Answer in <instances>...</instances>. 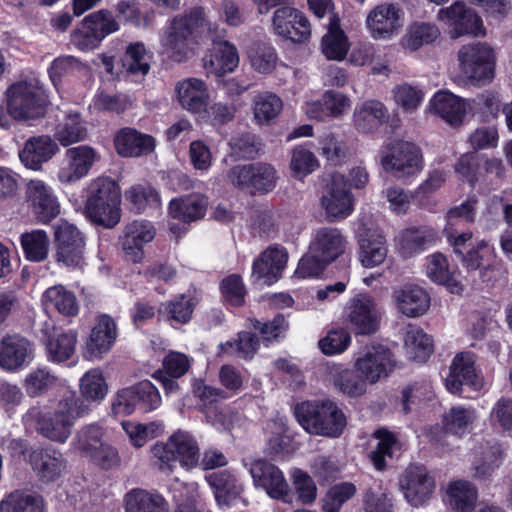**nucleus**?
Segmentation results:
<instances>
[{
	"label": "nucleus",
	"mask_w": 512,
	"mask_h": 512,
	"mask_svg": "<svg viewBox=\"0 0 512 512\" xmlns=\"http://www.w3.org/2000/svg\"><path fill=\"white\" fill-rule=\"evenodd\" d=\"M204 33L213 42V49L203 59L207 74L222 77L233 72L239 64L235 45L224 40L225 30L210 23L203 8L194 7L173 17L161 35L164 53L175 62H184L195 55L194 44Z\"/></svg>",
	"instance_id": "f257e3e1"
},
{
	"label": "nucleus",
	"mask_w": 512,
	"mask_h": 512,
	"mask_svg": "<svg viewBox=\"0 0 512 512\" xmlns=\"http://www.w3.org/2000/svg\"><path fill=\"white\" fill-rule=\"evenodd\" d=\"M475 199H468L460 206L454 207L447 213V223L444 232L449 243L454 247L457 254L462 256L464 266L469 270H479V275L483 281L488 280L486 271L491 269L496 263V253L492 245L487 241L481 240L477 245L463 254L461 247L472 238V232H460L459 226L474 221L475 217Z\"/></svg>",
	"instance_id": "f03ea898"
},
{
	"label": "nucleus",
	"mask_w": 512,
	"mask_h": 512,
	"mask_svg": "<svg viewBox=\"0 0 512 512\" xmlns=\"http://www.w3.org/2000/svg\"><path fill=\"white\" fill-rule=\"evenodd\" d=\"M85 405L71 395H63L55 404L53 412H46L40 407L30 408L23 417L25 425L34 428L44 437L64 443L69 438L75 422L85 417Z\"/></svg>",
	"instance_id": "7ed1b4c3"
},
{
	"label": "nucleus",
	"mask_w": 512,
	"mask_h": 512,
	"mask_svg": "<svg viewBox=\"0 0 512 512\" xmlns=\"http://www.w3.org/2000/svg\"><path fill=\"white\" fill-rule=\"evenodd\" d=\"M153 463L162 472H173L180 465L190 471L199 465L200 448L195 437L187 431L178 430L164 441L151 447Z\"/></svg>",
	"instance_id": "20e7f679"
},
{
	"label": "nucleus",
	"mask_w": 512,
	"mask_h": 512,
	"mask_svg": "<svg viewBox=\"0 0 512 512\" xmlns=\"http://www.w3.org/2000/svg\"><path fill=\"white\" fill-rule=\"evenodd\" d=\"M120 201L117 182L109 177H97L87 188L86 213L95 223L112 228L120 221Z\"/></svg>",
	"instance_id": "39448f33"
},
{
	"label": "nucleus",
	"mask_w": 512,
	"mask_h": 512,
	"mask_svg": "<svg viewBox=\"0 0 512 512\" xmlns=\"http://www.w3.org/2000/svg\"><path fill=\"white\" fill-rule=\"evenodd\" d=\"M299 424L309 433L338 437L346 426V417L331 400L303 402L295 407Z\"/></svg>",
	"instance_id": "423d86ee"
},
{
	"label": "nucleus",
	"mask_w": 512,
	"mask_h": 512,
	"mask_svg": "<svg viewBox=\"0 0 512 512\" xmlns=\"http://www.w3.org/2000/svg\"><path fill=\"white\" fill-rule=\"evenodd\" d=\"M457 60L459 83L485 85L494 77L496 54L486 42L463 45L457 53Z\"/></svg>",
	"instance_id": "0eeeda50"
},
{
	"label": "nucleus",
	"mask_w": 512,
	"mask_h": 512,
	"mask_svg": "<svg viewBox=\"0 0 512 512\" xmlns=\"http://www.w3.org/2000/svg\"><path fill=\"white\" fill-rule=\"evenodd\" d=\"M379 159L384 171L399 180L413 178L423 170L421 149L411 141L388 140L379 151Z\"/></svg>",
	"instance_id": "6e6552de"
},
{
	"label": "nucleus",
	"mask_w": 512,
	"mask_h": 512,
	"mask_svg": "<svg viewBox=\"0 0 512 512\" xmlns=\"http://www.w3.org/2000/svg\"><path fill=\"white\" fill-rule=\"evenodd\" d=\"M382 313L376 298L360 292L350 297L342 312L343 323L356 335H372L377 332Z\"/></svg>",
	"instance_id": "1a4fd4ad"
},
{
	"label": "nucleus",
	"mask_w": 512,
	"mask_h": 512,
	"mask_svg": "<svg viewBox=\"0 0 512 512\" xmlns=\"http://www.w3.org/2000/svg\"><path fill=\"white\" fill-rule=\"evenodd\" d=\"M104 429L98 424L81 427L71 445L83 457L90 459L96 465L110 469L120 462L116 448L103 440Z\"/></svg>",
	"instance_id": "9d476101"
},
{
	"label": "nucleus",
	"mask_w": 512,
	"mask_h": 512,
	"mask_svg": "<svg viewBox=\"0 0 512 512\" xmlns=\"http://www.w3.org/2000/svg\"><path fill=\"white\" fill-rule=\"evenodd\" d=\"M437 20L444 25L453 39L465 35L473 37L485 35V27L480 16L461 1L440 8L437 13Z\"/></svg>",
	"instance_id": "9b49d317"
},
{
	"label": "nucleus",
	"mask_w": 512,
	"mask_h": 512,
	"mask_svg": "<svg viewBox=\"0 0 512 512\" xmlns=\"http://www.w3.org/2000/svg\"><path fill=\"white\" fill-rule=\"evenodd\" d=\"M53 228L57 261L66 267H82L85 261L84 234L73 223L63 219Z\"/></svg>",
	"instance_id": "f8f14e48"
},
{
	"label": "nucleus",
	"mask_w": 512,
	"mask_h": 512,
	"mask_svg": "<svg viewBox=\"0 0 512 512\" xmlns=\"http://www.w3.org/2000/svg\"><path fill=\"white\" fill-rule=\"evenodd\" d=\"M354 196L347 185L345 177L336 172L322 190L320 205L329 222L340 221L354 211Z\"/></svg>",
	"instance_id": "ddd939ff"
},
{
	"label": "nucleus",
	"mask_w": 512,
	"mask_h": 512,
	"mask_svg": "<svg viewBox=\"0 0 512 512\" xmlns=\"http://www.w3.org/2000/svg\"><path fill=\"white\" fill-rule=\"evenodd\" d=\"M405 23L402 7L393 2H382L371 9L366 17V27L374 40L388 41L396 37Z\"/></svg>",
	"instance_id": "4468645a"
},
{
	"label": "nucleus",
	"mask_w": 512,
	"mask_h": 512,
	"mask_svg": "<svg viewBox=\"0 0 512 512\" xmlns=\"http://www.w3.org/2000/svg\"><path fill=\"white\" fill-rule=\"evenodd\" d=\"M46 100L41 90L28 82L13 84L7 91V106L10 115L18 120L36 118L44 113Z\"/></svg>",
	"instance_id": "2eb2a0df"
},
{
	"label": "nucleus",
	"mask_w": 512,
	"mask_h": 512,
	"mask_svg": "<svg viewBox=\"0 0 512 512\" xmlns=\"http://www.w3.org/2000/svg\"><path fill=\"white\" fill-rule=\"evenodd\" d=\"M445 386L453 394L460 393L463 386H468L474 391L486 388L487 384L476 365V357L473 353L460 352L453 358L445 378Z\"/></svg>",
	"instance_id": "dca6fc26"
},
{
	"label": "nucleus",
	"mask_w": 512,
	"mask_h": 512,
	"mask_svg": "<svg viewBox=\"0 0 512 512\" xmlns=\"http://www.w3.org/2000/svg\"><path fill=\"white\" fill-rule=\"evenodd\" d=\"M101 160L100 153L89 145H79L65 151L57 172L62 184H72L86 177L92 167Z\"/></svg>",
	"instance_id": "f3484780"
},
{
	"label": "nucleus",
	"mask_w": 512,
	"mask_h": 512,
	"mask_svg": "<svg viewBox=\"0 0 512 512\" xmlns=\"http://www.w3.org/2000/svg\"><path fill=\"white\" fill-rule=\"evenodd\" d=\"M354 368L369 384H375L390 375L395 368V360L388 348L372 345L355 357Z\"/></svg>",
	"instance_id": "a211bd4d"
},
{
	"label": "nucleus",
	"mask_w": 512,
	"mask_h": 512,
	"mask_svg": "<svg viewBox=\"0 0 512 512\" xmlns=\"http://www.w3.org/2000/svg\"><path fill=\"white\" fill-rule=\"evenodd\" d=\"M400 488L412 506L427 502L436 488L434 476L422 465L409 466L401 475Z\"/></svg>",
	"instance_id": "6ab92c4d"
},
{
	"label": "nucleus",
	"mask_w": 512,
	"mask_h": 512,
	"mask_svg": "<svg viewBox=\"0 0 512 512\" xmlns=\"http://www.w3.org/2000/svg\"><path fill=\"white\" fill-rule=\"evenodd\" d=\"M273 33L294 43H302L311 35L310 22L305 14L291 6L277 8L272 17Z\"/></svg>",
	"instance_id": "aec40b11"
},
{
	"label": "nucleus",
	"mask_w": 512,
	"mask_h": 512,
	"mask_svg": "<svg viewBox=\"0 0 512 512\" xmlns=\"http://www.w3.org/2000/svg\"><path fill=\"white\" fill-rule=\"evenodd\" d=\"M25 197L33 214L44 224L60 213V203L54 189L41 179L28 181Z\"/></svg>",
	"instance_id": "412c9836"
},
{
	"label": "nucleus",
	"mask_w": 512,
	"mask_h": 512,
	"mask_svg": "<svg viewBox=\"0 0 512 512\" xmlns=\"http://www.w3.org/2000/svg\"><path fill=\"white\" fill-rule=\"evenodd\" d=\"M257 488H262L274 499L287 501L289 485L282 471L275 465L263 460L254 459L245 463Z\"/></svg>",
	"instance_id": "4be33fe9"
},
{
	"label": "nucleus",
	"mask_w": 512,
	"mask_h": 512,
	"mask_svg": "<svg viewBox=\"0 0 512 512\" xmlns=\"http://www.w3.org/2000/svg\"><path fill=\"white\" fill-rule=\"evenodd\" d=\"M118 336L115 320L107 315H99L85 341L84 357L88 360L102 359L114 346Z\"/></svg>",
	"instance_id": "5701e85b"
},
{
	"label": "nucleus",
	"mask_w": 512,
	"mask_h": 512,
	"mask_svg": "<svg viewBox=\"0 0 512 512\" xmlns=\"http://www.w3.org/2000/svg\"><path fill=\"white\" fill-rule=\"evenodd\" d=\"M108 392L109 385L103 371L99 368H92L79 379L80 396L75 391H67L63 396L70 398L72 395L77 400V404L81 402L85 405L84 416H87L92 411L93 405H99L106 399Z\"/></svg>",
	"instance_id": "b1692460"
},
{
	"label": "nucleus",
	"mask_w": 512,
	"mask_h": 512,
	"mask_svg": "<svg viewBox=\"0 0 512 512\" xmlns=\"http://www.w3.org/2000/svg\"><path fill=\"white\" fill-rule=\"evenodd\" d=\"M288 259L284 248L272 246L266 249L252 265V281L259 286L275 283L286 266Z\"/></svg>",
	"instance_id": "393cba45"
},
{
	"label": "nucleus",
	"mask_w": 512,
	"mask_h": 512,
	"mask_svg": "<svg viewBox=\"0 0 512 512\" xmlns=\"http://www.w3.org/2000/svg\"><path fill=\"white\" fill-rule=\"evenodd\" d=\"M429 112L443 119L451 126L462 124L467 112L471 109V102L459 97L450 91H437L429 100Z\"/></svg>",
	"instance_id": "a878e982"
},
{
	"label": "nucleus",
	"mask_w": 512,
	"mask_h": 512,
	"mask_svg": "<svg viewBox=\"0 0 512 512\" xmlns=\"http://www.w3.org/2000/svg\"><path fill=\"white\" fill-rule=\"evenodd\" d=\"M175 94L180 106L193 114L207 111L210 92L207 84L198 78H186L175 85Z\"/></svg>",
	"instance_id": "bb28decb"
},
{
	"label": "nucleus",
	"mask_w": 512,
	"mask_h": 512,
	"mask_svg": "<svg viewBox=\"0 0 512 512\" xmlns=\"http://www.w3.org/2000/svg\"><path fill=\"white\" fill-rule=\"evenodd\" d=\"M392 303L399 313L409 318H416L428 311L430 297L424 288L415 284H408L394 289Z\"/></svg>",
	"instance_id": "cd10ccee"
},
{
	"label": "nucleus",
	"mask_w": 512,
	"mask_h": 512,
	"mask_svg": "<svg viewBox=\"0 0 512 512\" xmlns=\"http://www.w3.org/2000/svg\"><path fill=\"white\" fill-rule=\"evenodd\" d=\"M345 245L346 239L339 229L323 227L314 232L309 250L310 254L329 264L344 253Z\"/></svg>",
	"instance_id": "c85d7f7f"
},
{
	"label": "nucleus",
	"mask_w": 512,
	"mask_h": 512,
	"mask_svg": "<svg viewBox=\"0 0 512 512\" xmlns=\"http://www.w3.org/2000/svg\"><path fill=\"white\" fill-rule=\"evenodd\" d=\"M33 358L32 344L18 335L6 336L0 341V368L15 372Z\"/></svg>",
	"instance_id": "c756f323"
},
{
	"label": "nucleus",
	"mask_w": 512,
	"mask_h": 512,
	"mask_svg": "<svg viewBox=\"0 0 512 512\" xmlns=\"http://www.w3.org/2000/svg\"><path fill=\"white\" fill-rule=\"evenodd\" d=\"M156 235L154 225L147 220H135L125 227L122 247L126 256L133 262H139L144 255L143 248Z\"/></svg>",
	"instance_id": "7c9ffc66"
},
{
	"label": "nucleus",
	"mask_w": 512,
	"mask_h": 512,
	"mask_svg": "<svg viewBox=\"0 0 512 512\" xmlns=\"http://www.w3.org/2000/svg\"><path fill=\"white\" fill-rule=\"evenodd\" d=\"M389 116V111L384 103L370 99L355 108L353 122L359 132L371 134L386 123Z\"/></svg>",
	"instance_id": "2f4dec72"
},
{
	"label": "nucleus",
	"mask_w": 512,
	"mask_h": 512,
	"mask_svg": "<svg viewBox=\"0 0 512 512\" xmlns=\"http://www.w3.org/2000/svg\"><path fill=\"white\" fill-rule=\"evenodd\" d=\"M444 500L453 512H473L478 501V489L469 480H453L446 486Z\"/></svg>",
	"instance_id": "473e14b6"
},
{
	"label": "nucleus",
	"mask_w": 512,
	"mask_h": 512,
	"mask_svg": "<svg viewBox=\"0 0 512 512\" xmlns=\"http://www.w3.org/2000/svg\"><path fill=\"white\" fill-rule=\"evenodd\" d=\"M504 453L498 443H481L471 464V475L476 480H488L503 462Z\"/></svg>",
	"instance_id": "72a5a7b5"
},
{
	"label": "nucleus",
	"mask_w": 512,
	"mask_h": 512,
	"mask_svg": "<svg viewBox=\"0 0 512 512\" xmlns=\"http://www.w3.org/2000/svg\"><path fill=\"white\" fill-rule=\"evenodd\" d=\"M114 146L118 155L122 157H140L154 150L155 140L152 136L135 129L123 128L116 133Z\"/></svg>",
	"instance_id": "f704fd0d"
},
{
	"label": "nucleus",
	"mask_w": 512,
	"mask_h": 512,
	"mask_svg": "<svg viewBox=\"0 0 512 512\" xmlns=\"http://www.w3.org/2000/svg\"><path fill=\"white\" fill-rule=\"evenodd\" d=\"M58 151L57 143L50 136L30 138L19 152V158L25 167L40 170Z\"/></svg>",
	"instance_id": "c9c22d12"
},
{
	"label": "nucleus",
	"mask_w": 512,
	"mask_h": 512,
	"mask_svg": "<svg viewBox=\"0 0 512 512\" xmlns=\"http://www.w3.org/2000/svg\"><path fill=\"white\" fill-rule=\"evenodd\" d=\"M358 260L364 268L372 269L383 264L388 255L384 236L377 231H367L360 235Z\"/></svg>",
	"instance_id": "e433bc0d"
},
{
	"label": "nucleus",
	"mask_w": 512,
	"mask_h": 512,
	"mask_svg": "<svg viewBox=\"0 0 512 512\" xmlns=\"http://www.w3.org/2000/svg\"><path fill=\"white\" fill-rule=\"evenodd\" d=\"M424 270L431 281L444 285L451 293L459 294L462 291L456 271L449 265L443 254L434 253L427 256Z\"/></svg>",
	"instance_id": "4c0bfd02"
},
{
	"label": "nucleus",
	"mask_w": 512,
	"mask_h": 512,
	"mask_svg": "<svg viewBox=\"0 0 512 512\" xmlns=\"http://www.w3.org/2000/svg\"><path fill=\"white\" fill-rule=\"evenodd\" d=\"M327 377L339 392L349 397L362 396L369 384L355 369L350 370L342 365L330 366Z\"/></svg>",
	"instance_id": "58836bf2"
},
{
	"label": "nucleus",
	"mask_w": 512,
	"mask_h": 512,
	"mask_svg": "<svg viewBox=\"0 0 512 512\" xmlns=\"http://www.w3.org/2000/svg\"><path fill=\"white\" fill-rule=\"evenodd\" d=\"M212 487L217 504L224 508L230 507L242 491L237 477L228 470L213 472L206 476Z\"/></svg>",
	"instance_id": "ea45409f"
},
{
	"label": "nucleus",
	"mask_w": 512,
	"mask_h": 512,
	"mask_svg": "<svg viewBox=\"0 0 512 512\" xmlns=\"http://www.w3.org/2000/svg\"><path fill=\"white\" fill-rule=\"evenodd\" d=\"M33 470L44 482L54 481L65 468L61 453L52 448L34 450L30 455Z\"/></svg>",
	"instance_id": "a19ab883"
},
{
	"label": "nucleus",
	"mask_w": 512,
	"mask_h": 512,
	"mask_svg": "<svg viewBox=\"0 0 512 512\" xmlns=\"http://www.w3.org/2000/svg\"><path fill=\"white\" fill-rule=\"evenodd\" d=\"M208 206L207 198L199 193L172 199L169 204V214L173 219L184 224L204 217Z\"/></svg>",
	"instance_id": "79ce46f5"
},
{
	"label": "nucleus",
	"mask_w": 512,
	"mask_h": 512,
	"mask_svg": "<svg viewBox=\"0 0 512 512\" xmlns=\"http://www.w3.org/2000/svg\"><path fill=\"white\" fill-rule=\"evenodd\" d=\"M126 512H169V504L155 491L133 489L125 496Z\"/></svg>",
	"instance_id": "37998d69"
},
{
	"label": "nucleus",
	"mask_w": 512,
	"mask_h": 512,
	"mask_svg": "<svg viewBox=\"0 0 512 512\" xmlns=\"http://www.w3.org/2000/svg\"><path fill=\"white\" fill-rule=\"evenodd\" d=\"M46 310H55L63 316L74 317L79 312L75 294L63 285L49 287L42 296Z\"/></svg>",
	"instance_id": "c03bdc74"
},
{
	"label": "nucleus",
	"mask_w": 512,
	"mask_h": 512,
	"mask_svg": "<svg viewBox=\"0 0 512 512\" xmlns=\"http://www.w3.org/2000/svg\"><path fill=\"white\" fill-rule=\"evenodd\" d=\"M322 52L329 60L342 61L348 54L350 43L340 27L338 17H333L328 24V31L322 38Z\"/></svg>",
	"instance_id": "a18cd8bd"
},
{
	"label": "nucleus",
	"mask_w": 512,
	"mask_h": 512,
	"mask_svg": "<svg viewBox=\"0 0 512 512\" xmlns=\"http://www.w3.org/2000/svg\"><path fill=\"white\" fill-rule=\"evenodd\" d=\"M151 58L152 55L143 43H131L125 50L122 67L129 76L135 78V80H140L148 74Z\"/></svg>",
	"instance_id": "49530a36"
},
{
	"label": "nucleus",
	"mask_w": 512,
	"mask_h": 512,
	"mask_svg": "<svg viewBox=\"0 0 512 512\" xmlns=\"http://www.w3.org/2000/svg\"><path fill=\"white\" fill-rule=\"evenodd\" d=\"M266 449L269 454H287L290 452V433L287 427V420L283 416H277L269 420L265 427Z\"/></svg>",
	"instance_id": "de8ad7c7"
},
{
	"label": "nucleus",
	"mask_w": 512,
	"mask_h": 512,
	"mask_svg": "<svg viewBox=\"0 0 512 512\" xmlns=\"http://www.w3.org/2000/svg\"><path fill=\"white\" fill-rule=\"evenodd\" d=\"M0 512H44V501L33 491L15 490L0 502Z\"/></svg>",
	"instance_id": "09e8293b"
},
{
	"label": "nucleus",
	"mask_w": 512,
	"mask_h": 512,
	"mask_svg": "<svg viewBox=\"0 0 512 512\" xmlns=\"http://www.w3.org/2000/svg\"><path fill=\"white\" fill-rule=\"evenodd\" d=\"M440 36L439 28L430 22H412L401 40L403 48L416 51L424 45L433 43Z\"/></svg>",
	"instance_id": "8fccbe9b"
},
{
	"label": "nucleus",
	"mask_w": 512,
	"mask_h": 512,
	"mask_svg": "<svg viewBox=\"0 0 512 512\" xmlns=\"http://www.w3.org/2000/svg\"><path fill=\"white\" fill-rule=\"evenodd\" d=\"M283 109L280 97L271 92H259L252 100L253 117L257 124L268 125Z\"/></svg>",
	"instance_id": "3c124183"
},
{
	"label": "nucleus",
	"mask_w": 512,
	"mask_h": 512,
	"mask_svg": "<svg viewBox=\"0 0 512 512\" xmlns=\"http://www.w3.org/2000/svg\"><path fill=\"white\" fill-rule=\"evenodd\" d=\"M478 418L477 410L471 406H452L443 416L446 430L455 435H463L470 431Z\"/></svg>",
	"instance_id": "603ef678"
},
{
	"label": "nucleus",
	"mask_w": 512,
	"mask_h": 512,
	"mask_svg": "<svg viewBox=\"0 0 512 512\" xmlns=\"http://www.w3.org/2000/svg\"><path fill=\"white\" fill-rule=\"evenodd\" d=\"M55 137L62 146L81 142L87 137V128L76 111H69L57 125Z\"/></svg>",
	"instance_id": "864d4df0"
},
{
	"label": "nucleus",
	"mask_w": 512,
	"mask_h": 512,
	"mask_svg": "<svg viewBox=\"0 0 512 512\" xmlns=\"http://www.w3.org/2000/svg\"><path fill=\"white\" fill-rule=\"evenodd\" d=\"M20 245L27 260L42 262L48 256L50 239L46 231L35 229L21 234Z\"/></svg>",
	"instance_id": "5fc2aeb1"
},
{
	"label": "nucleus",
	"mask_w": 512,
	"mask_h": 512,
	"mask_svg": "<svg viewBox=\"0 0 512 512\" xmlns=\"http://www.w3.org/2000/svg\"><path fill=\"white\" fill-rule=\"evenodd\" d=\"M404 348L409 358L423 362L433 351L432 339L416 326H408L404 335Z\"/></svg>",
	"instance_id": "6e6d98bb"
},
{
	"label": "nucleus",
	"mask_w": 512,
	"mask_h": 512,
	"mask_svg": "<svg viewBox=\"0 0 512 512\" xmlns=\"http://www.w3.org/2000/svg\"><path fill=\"white\" fill-rule=\"evenodd\" d=\"M391 97L398 109L405 114H414L421 107L425 92L415 85L401 83L391 90Z\"/></svg>",
	"instance_id": "4d7b16f0"
},
{
	"label": "nucleus",
	"mask_w": 512,
	"mask_h": 512,
	"mask_svg": "<svg viewBox=\"0 0 512 512\" xmlns=\"http://www.w3.org/2000/svg\"><path fill=\"white\" fill-rule=\"evenodd\" d=\"M170 490L173 501L176 504L175 512H201L200 493L197 483H182L175 480Z\"/></svg>",
	"instance_id": "13d9d810"
},
{
	"label": "nucleus",
	"mask_w": 512,
	"mask_h": 512,
	"mask_svg": "<svg viewBox=\"0 0 512 512\" xmlns=\"http://www.w3.org/2000/svg\"><path fill=\"white\" fill-rule=\"evenodd\" d=\"M78 335L69 330L51 338L47 344L48 358L57 363L69 360L75 353Z\"/></svg>",
	"instance_id": "bf43d9fd"
},
{
	"label": "nucleus",
	"mask_w": 512,
	"mask_h": 512,
	"mask_svg": "<svg viewBox=\"0 0 512 512\" xmlns=\"http://www.w3.org/2000/svg\"><path fill=\"white\" fill-rule=\"evenodd\" d=\"M197 303L198 299L192 294L180 295L165 304L160 309V313L166 316L171 323L185 324L191 319Z\"/></svg>",
	"instance_id": "052dcab7"
},
{
	"label": "nucleus",
	"mask_w": 512,
	"mask_h": 512,
	"mask_svg": "<svg viewBox=\"0 0 512 512\" xmlns=\"http://www.w3.org/2000/svg\"><path fill=\"white\" fill-rule=\"evenodd\" d=\"M259 346L258 339L250 332H240L236 340L226 341L218 345L219 354L249 359L254 356Z\"/></svg>",
	"instance_id": "680f3d73"
},
{
	"label": "nucleus",
	"mask_w": 512,
	"mask_h": 512,
	"mask_svg": "<svg viewBox=\"0 0 512 512\" xmlns=\"http://www.w3.org/2000/svg\"><path fill=\"white\" fill-rule=\"evenodd\" d=\"M249 63L260 74H271L278 63L276 49L270 44H257L248 53Z\"/></svg>",
	"instance_id": "e2e57ef3"
},
{
	"label": "nucleus",
	"mask_w": 512,
	"mask_h": 512,
	"mask_svg": "<svg viewBox=\"0 0 512 512\" xmlns=\"http://www.w3.org/2000/svg\"><path fill=\"white\" fill-rule=\"evenodd\" d=\"M433 238L434 233L427 228H410L398 236L397 244L405 256H411L422 251Z\"/></svg>",
	"instance_id": "0e129e2a"
},
{
	"label": "nucleus",
	"mask_w": 512,
	"mask_h": 512,
	"mask_svg": "<svg viewBox=\"0 0 512 512\" xmlns=\"http://www.w3.org/2000/svg\"><path fill=\"white\" fill-rule=\"evenodd\" d=\"M318 167V159L306 146L300 145L292 150L290 168L295 178L303 179L314 172Z\"/></svg>",
	"instance_id": "69168bd1"
},
{
	"label": "nucleus",
	"mask_w": 512,
	"mask_h": 512,
	"mask_svg": "<svg viewBox=\"0 0 512 512\" xmlns=\"http://www.w3.org/2000/svg\"><path fill=\"white\" fill-rule=\"evenodd\" d=\"M490 425L501 433H512V399L501 397L492 406L489 413Z\"/></svg>",
	"instance_id": "338daca9"
},
{
	"label": "nucleus",
	"mask_w": 512,
	"mask_h": 512,
	"mask_svg": "<svg viewBox=\"0 0 512 512\" xmlns=\"http://www.w3.org/2000/svg\"><path fill=\"white\" fill-rule=\"evenodd\" d=\"M365 512H391V499L381 483L374 481L363 495Z\"/></svg>",
	"instance_id": "774afa93"
}]
</instances>
